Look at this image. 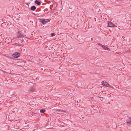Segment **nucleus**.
I'll return each mask as SVG.
<instances>
[{
	"label": "nucleus",
	"mask_w": 131,
	"mask_h": 131,
	"mask_svg": "<svg viewBox=\"0 0 131 131\" xmlns=\"http://www.w3.org/2000/svg\"><path fill=\"white\" fill-rule=\"evenodd\" d=\"M101 83L102 85L103 86L109 88H112L111 86H110L107 83L104 81H102Z\"/></svg>",
	"instance_id": "nucleus-1"
},
{
	"label": "nucleus",
	"mask_w": 131,
	"mask_h": 131,
	"mask_svg": "<svg viewBox=\"0 0 131 131\" xmlns=\"http://www.w3.org/2000/svg\"><path fill=\"white\" fill-rule=\"evenodd\" d=\"M20 56V54L18 52H15L12 55V56L16 58L19 57Z\"/></svg>",
	"instance_id": "nucleus-2"
},
{
	"label": "nucleus",
	"mask_w": 131,
	"mask_h": 131,
	"mask_svg": "<svg viewBox=\"0 0 131 131\" xmlns=\"http://www.w3.org/2000/svg\"><path fill=\"white\" fill-rule=\"evenodd\" d=\"M40 21L43 24H45L48 21V19H42L40 20Z\"/></svg>",
	"instance_id": "nucleus-3"
},
{
	"label": "nucleus",
	"mask_w": 131,
	"mask_h": 131,
	"mask_svg": "<svg viewBox=\"0 0 131 131\" xmlns=\"http://www.w3.org/2000/svg\"><path fill=\"white\" fill-rule=\"evenodd\" d=\"M17 37L18 38L23 37L24 36L21 34L19 32H18L17 34Z\"/></svg>",
	"instance_id": "nucleus-4"
},
{
	"label": "nucleus",
	"mask_w": 131,
	"mask_h": 131,
	"mask_svg": "<svg viewBox=\"0 0 131 131\" xmlns=\"http://www.w3.org/2000/svg\"><path fill=\"white\" fill-rule=\"evenodd\" d=\"M108 27H114L115 25L111 22H108Z\"/></svg>",
	"instance_id": "nucleus-5"
},
{
	"label": "nucleus",
	"mask_w": 131,
	"mask_h": 131,
	"mask_svg": "<svg viewBox=\"0 0 131 131\" xmlns=\"http://www.w3.org/2000/svg\"><path fill=\"white\" fill-rule=\"evenodd\" d=\"M102 47L105 50H110V49L109 48H107L106 47L103 45V46H102Z\"/></svg>",
	"instance_id": "nucleus-6"
},
{
	"label": "nucleus",
	"mask_w": 131,
	"mask_h": 131,
	"mask_svg": "<svg viewBox=\"0 0 131 131\" xmlns=\"http://www.w3.org/2000/svg\"><path fill=\"white\" fill-rule=\"evenodd\" d=\"M36 8L35 6H33L31 7H30V9L31 10H35V9H36Z\"/></svg>",
	"instance_id": "nucleus-7"
},
{
	"label": "nucleus",
	"mask_w": 131,
	"mask_h": 131,
	"mask_svg": "<svg viewBox=\"0 0 131 131\" xmlns=\"http://www.w3.org/2000/svg\"><path fill=\"white\" fill-rule=\"evenodd\" d=\"M35 3L36 4L38 5H39L41 3L38 1L37 0H36L35 1Z\"/></svg>",
	"instance_id": "nucleus-8"
},
{
	"label": "nucleus",
	"mask_w": 131,
	"mask_h": 131,
	"mask_svg": "<svg viewBox=\"0 0 131 131\" xmlns=\"http://www.w3.org/2000/svg\"><path fill=\"white\" fill-rule=\"evenodd\" d=\"M14 45H16V46H23L21 44H19L18 43H15Z\"/></svg>",
	"instance_id": "nucleus-9"
},
{
	"label": "nucleus",
	"mask_w": 131,
	"mask_h": 131,
	"mask_svg": "<svg viewBox=\"0 0 131 131\" xmlns=\"http://www.w3.org/2000/svg\"><path fill=\"white\" fill-rule=\"evenodd\" d=\"M40 112L42 113H43L45 112V109H41L40 110Z\"/></svg>",
	"instance_id": "nucleus-10"
},
{
	"label": "nucleus",
	"mask_w": 131,
	"mask_h": 131,
	"mask_svg": "<svg viewBox=\"0 0 131 131\" xmlns=\"http://www.w3.org/2000/svg\"><path fill=\"white\" fill-rule=\"evenodd\" d=\"M127 122L129 124L131 123V118H130L129 120L127 121Z\"/></svg>",
	"instance_id": "nucleus-11"
},
{
	"label": "nucleus",
	"mask_w": 131,
	"mask_h": 131,
	"mask_svg": "<svg viewBox=\"0 0 131 131\" xmlns=\"http://www.w3.org/2000/svg\"><path fill=\"white\" fill-rule=\"evenodd\" d=\"M100 100L102 101L103 100V98L102 97H99Z\"/></svg>",
	"instance_id": "nucleus-12"
},
{
	"label": "nucleus",
	"mask_w": 131,
	"mask_h": 131,
	"mask_svg": "<svg viewBox=\"0 0 131 131\" xmlns=\"http://www.w3.org/2000/svg\"><path fill=\"white\" fill-rule=\"evenodd\" d=\"M51 36H53L55 35V34L54 33H51Z\"/></svg>",
	"instance_id": "nucleus-13"
},
{
	"label": "nucleus",
	"mask_w": 131,
	"mask_h": 131,
	"mask_svg": "<svg viewBox=\"0 0 131 131\" xmlns=\"http://www.w3.org/2000/svg\"><path fill=\"white\" fill-rule=\"evenodd\" d=\"M98 45H99L101 46V47H102V46H103V45H102L100 43H98Z\"/></svg>",
	"instance_id": "nucleus-14"
},
{
	"label": "nucleus",
	"mask_w": 131,
	"mask_h": 131,
	"mask_svg": "<svg viewBox=\"0 0 131 131\" xmlns=\"http://www.w3.org/2000/svg\"><path fill=\"white\" fill-rule=\"evenodd\" d=\"M35 89V88H32V89H31L30 90H34V89Z\"/></svg>",
	"instance_id": "nucleus-15"
},
{
	"label": "nucleus",
	"mask_w": 131,
	"mask_h": 131,
	"mask_svg": "<svg viewBox=\"0 0 131 131\" xmlns=\"http://www.w3.org/2000/svg\"><path fill=\"white\" fill-rule=\"evenodd\" d=\"M9 39V38H6V40H8Z\"/></svg>",
	"instance_id": "nucleus-16"
},
{
	"label": "nucleus",
	"mask_w": 131,
	"mask_h": 131,
	"mask_svg": "<svg viewBox=\"0 0 131 131\" xmlns=\"http://www.w3.org/2000/svg\"><path fill=\"white\" fill-rule=\"evenodd\" d=\"M31 0V1H33V0Z\"/></svg>",
	"instance_id": "nucleus-17"
}]
</instances>
